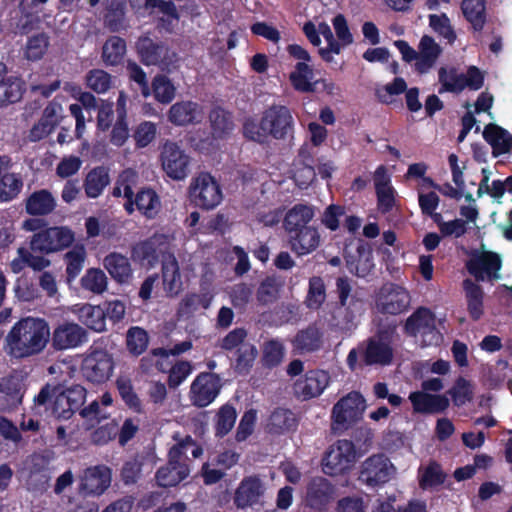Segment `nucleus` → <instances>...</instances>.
Here are the masks:
<instances>
[{
	"label": "nucleus",
	"instance_id": "nucleus-1",
	"mask_svg": "<svg viewBox=\"0 0 512 512\" xmlns=\"http://www.w3.org/2000/svg\"><path fill=\"white\" fill-rule=\"evenodd\" d=\"M50 336L46 320L36 317L22 318L7 333L5 350L12 358H29L44 351Z\"/></svg>",
	"mask_w": 512,
	"mask_h": 512
},
{
	"label": "nucleus",
	"instance_id": "nucleus-2",
	"mask_svg": "<svg viewBox=\"0 0 512 512\" xmlns=\"http://www.w3.org/2000/svg\"><path fill=\"white\" fill-rule=\"evenodd\" d=\"M294 132V119L290 109L285 105L273 104L265 109L260 121L247 118L242 126L245 139L258 144H266L269 138L285 140Z\"/></svg>",
	"mask_w": 512,
	"mask_h": 512
},
{
	"label": "nucleus",
	"instance_id": "nucleus-3",
	"mask_svg": "<svg viewBox=\"0 0 512 512\" xmlns=\"http://www.w3.org/2000/svg\"><path fill=\"white\" fill-rule=\"evenodd\" d=\"M188 450L194 459L203 454V448L190 435L178 440L168 452V462L162 466V487H174L190 474Z\"/></svg>",
	"mask_w": 512,
	"mask_h": 512
},
{
	"label": "nucleus",
	"instance_id": "nucleus-4",
	"mask_svg": "<svg viewBox=\"0 0 512 512\" xmlns=\"http://www.w3.org/2000/svg\"><path fill=\"white\" fill-rule=\"evenodd\" d=\"M188 195L191 204L206 211L217 207L223 199L220 184L209 172H200L192 178Z\"/></svg>",
	"mask_w": 512,
	"mask_h": 512
},
{
	"label": "nucleus",
	"instance_id": "nucleus-5",
	"mask_svg": "<svg viewBox=\"0 0 512 512\" xmlns=\"http://www.w3.org/2000/svg\"><path fill=\"white\" fill-rule=\"evenodd\" d=\"M357 453L351 440L339 439L325 453L322 459V471L329 476L343 475L356 462Z\"/></svg>",
	"mask_w": 512,
	"mask_h": 512
},
{
	"label": "nucleus",
	"instance_id": "nucleus-6",
	"mask_svg": "<svg viewBox=\"0 0 512 512\" xmlns=\"http://www.w3.org/2000/svg\"><path fill=\"white\" fill-rule=\"evenodd\" d=\"M375 303L379 313L397 316L409 310L411 295L403 286L388 282L380 288Z\"/></svg>",
	"mask_w": 512,
	"mask_h": 512
},
{
	"label": "nucleus",
	"instance_id": "nucleus-7",
	"mask_svg": "<svg viewBox=\"0 0 512 512\" xmlns=\"http://www.w3.org/2000/svg\"><path fill=\"white\" fill-rule=\"evenodd\" d=\"M75 239L74 232L67 226H55L35 233L30 240L33 252L49 254L69 247Z\"/></svg>",
	"mask_w": 512,
	"mask_h": 512
},
{
	"label": "nucleus",
	"instance_id": "nucleus-8",
	"mask_svg": "<svg viewBox=\"0 0 512 512\" xmlns=\"http://www.w3.org/2000/svg\"><path fill=\"white\" fill-rule=\"evenodd\" d=\"M365 399L360 392L352 391L338 400L332 409L334 429H347L362 418Z\"/></svg>",
	"mask_w": 512,
	"mask_h": 512
},
{
	"label": "nucleus",
	"instance_id": "nucleus-9",
	"mask_svg": "<svg viewBox=\"0 0 512 512\" xmlns=\"http://www.w3.org/2000/svg\"><path fill=\"white\" fill-rule=\"evenodd\" d=\"M465 266L468 273L477 281L486 279L493 281L500 278L499 271L502 267V260L496 252L474 250Z\"/></svg>",
	"mask_w": 512,
	"mask_h": 512
},
{
	"label": "nucleus",
	"instance_id": "nucleus-10",
	"mask_svg": "<svg viewBox=\"0 0 512 512\" xmlns=\"http://www.w3.org/2000/svg\"><path fill=\"white\" fill-rule=\"evenodd\" d=\"M265 492V482L259 475L245 476L235 489L233 503L242 510L262 506Z\"/></svg>",
	"mask_w": 512,
	"mask_h": 512
},
{
	"label": "nucleus",
	"instance_id": "nucleus-11",
	"mask_svg": "<svg viewBox=\"0 0 512 512\" xmlns=\"http://www.w3.org/2000/svg\"><path fill=\"white\" fill-rule=\"evenodd\" d=\"M222 384L219 375L212 372H201L190 386V400L198 408L210 405L220 393Z\"/></svg>",
	"mask_w": 512,
	"mask_h": 512
},
{
	"label": "nucleus",
	"instance_id": "nucleus-12",
	"mask_svg": "<svg viewBox=\"0 0 512 512\" xmlns=\"http://www.w3.org/2000/svg\"><path fill=\"white\" fill-rule=\"evenodd\" d=\"M330 382L328 372L321 369H312L293 384L294 395L297 399L307 401L319 397Z\"/></svg>",
	"mask_w": 512,
	"mask_h": 512
},
{
	"label": "nucleus",
	"instance_id": "nucleus-13",
	"mask_svg": "<svg viewBox=\"0 0 512 512\" xmlns=\"http://www.w3.org/2000/svg\"><path fill=\"white\" fill-rule=\"evenodd\" d=\"M392 467L385 455H372L362 463L359 480L370 487L382 486L389 481Z\"/></svg>",
	"mask_w": 512,
	"mask_h": 512
},
{
	"label": "nucleus",
	"instance_id": "nucleus-14",
	"mask_svg": "<svg viewBox=\"0 0 512 512\" xmlns=\"http://www.w3.org/2000/svg\"><path fill=\"white\" fill-rule=\"evenodd\" d=\"M346 268L348 271L357 277L364 278L368 276L374 269V259L371 246L359 239L356 244L355 251H352L348 246L344 249L343 253Z\"/></svg>",
	"mask_w": 512,
	"mask_h": 512
},
{
	"label": "nucleus",
	"instance_id": "nucleus-15",
	"mask_svg": "<svg viewBox=\"0 0 512 512\" xmlns=\"http://www.w3.org/2000/svg\"><path fill=\"white\" fill-rule=\"evenodd\" d=\"M81 370L88 381L103 383L112 374V357L104 350H94L84 358Z\"/></svg>",
	"mask_w": 512,
	"mask_h": 512
},
{
	"label": "nucleus",
	"instance_id": "nucleus-16",
	"mask_svg": "<svg viewBox=\"0 0 512 512\" xmlns=\"http://www.w3.org/2000/svg\"><path fill=\"white\" fill-rule=\"evenodd\" d=\"M190 158L177 144L166 142L162 146V170L173 180H183L189 172Z\"/></svg>",
	"mask_w": 512,
	"mask_h": 512
},
{
	"label": "nucleus",
	"instance_id": "nucleus-17",
	"mask_svg": "<svg viewBox=\"0 0 512 512\" xmlns=\"http://www.w3.org/2000/svg\"><path fill=\"white\" fill-rule=\"evenodd\" d=\"M335 488L332 483L324 477H313L306 486V506L318 512L327 510L333 500Z\"/></svg>",
	"mask_w": 512,
	"mask_h": 512
},
{
	"label": "nucleus",
	"instance_id": "nucleus-18",
	"mask_svg": "<svg viewBox=\"0 0 512 512\" xmlns=\"http://www.w3.org/2000/svg\"><path fill=\"white\" fill-rule=\"evenodd\" d=\"M87 339V332L73 322L59 324L52 333V345L56 350H66L80 346Z\"/></svg>",
	"mask_w": 512,
	"mask_h": 512
},
{
	"label": "nucleus",
	"instance_id": "nucleus-19",
	"mask_svg": "<svg viewBox=\"0 0 512 512\" xmlns=\"http://www.w3.org/2000/svg\"><path fill=\"white\" fill-rule=\"evenodd\" d=\"M415 413L439 414L446 411L450 401L446 395L430 394L424 391H414L409 395Z\"/></svg>",
	"mask_w": 512,
	"mask_h": 512
},
{
	"label": "nucleus",
	"instance_id": "nucleus-20",
	"mask_svg": "<svg viewBox=\"0 0 512 512\" xmlns=\"http://www.w3.org/2000/svg\"><path fill=\"white\" fill-rule=\"evenodd\" d=\"M287 240L292 252L298 256H304L319 247L321 236L316 226H310L288 235Z\"/></svg>",
	"mask_w": 512,
	"mask_h": 512
},
{
	"label": "nucleus",
	"instance_id": "nucleus-21",
	"mask_svg": "<svg viewBox=\"0 0 512 512\" xmlns=\"http://www.w3.org/2000/svg\"><path fill=\"white\" fill-rule=\"evenodd\" d=\"M404 332L409 336H417L419 333L438 334L435 326V315L429 308L418 307L405 321Z\"/></svg>",
	"mask_w": 512,
	"mask_h": 512
},
{
	"label": "nucleus",
	"instance_id": "nucleus-22",
	"mask_svg": "<svg viewBox=\"0 0 512 512\" xmlns=\"http://www.w3.org/2000/svg\"><path fill=\"white\" fill-rule=\"evenodd\" d=\"M111 473L106 466L87 468L81 478L80 490L88 495H100L110 485Z\"/></svg>",
	"mask_w": 512,
	"mask_h": 512
},
{
	"label": "nucleus",
	"instance_id": "nucleus-23",
	"mask_svg": "<svg viewBox=\"0 0 512 512\" xmlns=\"http://www.w3.org/2000/svg\"><path fill=\"white\" fill-rule=\"evenodd\" d=\"M315 216L314 208L306 204H295L290 208L284 217L283 228L286 235L293 234L304 227L312 226L310 222Z\"/></svg>",
	"mask_w": 512,
	"mask_h": 512
},
{
	"label": "nucleus",
	"instance_id": "nucleus-24",
	"mask_svg": "<svg viewBox=\"0 0 512 512\" xmlns=\"http://www.w3.org/2000/svg\"><path fill=\"white\" fill-rule=\"evenodd\" d=\"M162 286L168 296H176L182 290V281L177 259L162 251Z\"/></svg>",
	"mask_w": 512,
	"mask_h": 512
},
{
	"label": "nucleus",
	"instance_id": "nucleus-25",
	"mask_svg": "<svg viewBox=\"0 0 512 512\" xmlns=\"http://www.w3.org/2000/svg\"><path fill=\"white\" fill-rule=\"evenodd\" d=\"M418 61L415 62V70L420 74L427 73L437 62L442 53V48L433 37L424 35L418 45Z\"/></svg>",
	"mask_w": 512,
	"mask_h": 512
},
{
	"label": "nucleus",
	"instance_id": "nucleus-26",
	"mask_svg": "<svg viewBox=\"0 0 512 512\" xmlns=\"http://www.w3.org/2000/svg\"><path fill=\"white\" fill-rule=\"evenodd\" d=\"M62 107L60 104L51 102L43 111L38 123L30 130L29 138L32 141H39L49 135L58 125L61 117Z\"/></svg>",
	"mask_w": 512,
	"mask_h": 512
},
{
	"label": "nucleus",
	"instance_id": "nucleus-27",
	"mask_svg": "<svg viewBox=\"0 0 512 512\" xmlns=\"http://www.w3.org/2000/svg\"><path fill=\"white\" fill-rule=\"evenodd\" d=\"M483 138L492 147L494 157L509 153L512 149V135L495 123L484 127Z\"/></svg>",
	"mask_w": 512,
	"mask_h": 512
},
{
	"label": "nucleus",
	"instance_id": "nucleus-28",
	"mask_svg": "<svg viewBox=\"0 0 512 512\" xmlns=\"http://www.w3.org/2000/svg\"><path fill=\"white\" fill-rule=\"evenodd\" d=\"M322 342V331L315 324H310L305 329L297 332L292 344L294 350L299 354H304L318 351L322 346Z\"/></svg>",
	"mask_w": 512,
	"mask_h": 512
},
{
	"label": "nucleus",
	"instance_id": "nucleus-29",
	"mask_svg": "<svg viewBox=\"0 0 512 512\" xmlns=\"http://www.w3.org/2000/svg\"><path fill=\"white\" fill-rule=\"evenodd\" d=\"M56 200L46 189L33 192L25 203L26 212L32 216H44L54 211Z\"/></svg>",
	"mask_w": 512,
	"mask_h": 512
},
{
	"label": "nucleus",
	"instance_id": "nucleus-30",
	"mask_svg": "<svg viewBox=\"0 0 512 512\" xmlns=\"http://www.w3.org/2000/svg\"><path fill=\"white\" fill-rule=\"evenodd\" d=\"M461 10L474 32H481L487 21L486 0H462Z\"/></svg>",
	"mask_w": 512,
	"mask_h": 512
},
{
	"label": "nucleus",
	"instance_id": "nucleus-31",
	"mask_svg": "<svg viewBox=\"0 0 512 512\" xmlns=\"http://www.w3.org/2000/svg\"><path fill=\"white\" fill-rule=\"evenodd\" d=\"M463 289L467 301V311L472 320H479L484 313V292L482 287L471 279L463 281Z\"/></svg>",
	"mask_w": 512,
	"mask_h": 512
},
{
	"label": "nucleus",
	"instance_id": "nucleus-32",
	"mask_svg": "<svg viewBox=\"0 0 512 512\" xmlns=\"http://www.w3.org/2000/svg\"><path fill=\"white\" fill-rule=\"evenodd\" d=\"M6 66L0 63V107L19 101L22 97V83L16 77H5Z\"/></svg>",
	"mask_w": 512,
	"mask_h": 512
},
{
	"label": "nucleus",
	"instance_id": "nucleus-33",
	"mask_svg": "<svg viewBox=\"0 0 512 512\" xmlns=\"http://www.w3.org/2000/svg\"><path fill=\"white\" fill-rule=\"evenodd\" d=\"M313 68L309 63L297 62L294 71L289 75L292 87L301 93H313L316 91V83L312 82Z\"/></svg>",
	"mask_w": 512,
	"mask_h": 512
},
{
	"label": "nucleus",
	"instance_id": "nucleus-34",
	"mask_svg": "<svg viewBox=\"0 0 512 512\" xmlns=\"http://www.w3.org/2000/svg\"><path fill=\"white\" fill-rule=\"evenodd\" d=\"M110 176L105 167H95L90 170L83 183L85 194L88 198H98L109 185Z\"/></svg>",
	"mask_w": 512,
	"mask_h": 512
},
{
	"label": "nucleus",
	"instance_id": "nucleus-35",
	"mask_svg": "<svg viewBox=\"0 0 512 512\" xmlns=\"http://www.w3.org/2000/svg\"><path fill=\"white\" fill-rule=\"evenodd\" d=\"M209 121L214 139L226 138L234 128L232 114L221 107L211 109Z\"/></svg>",
	"mask_w": 512,
	"mask_h": 512
},
{
	"label": "nucleus",
	"instance_id": "nucleus-36",
	"mask_svg": "<svg viewBox=\"0 0 512 512\" xmlns=\"http://www.w3.org/2000/svg\"><path fill=\"white\" fill-rule=\"evenodd\" d=\"M393 359L392 347L381 340L369 339L364 352V362L366 365H388Z\"/></svg>",
	"mask_w": 512,
	"mask_h": 512
},
{
	"label": "nucleus",
	"instance_id": "nucleus-37",
	"mask_svg": "<svg viewBox=\"0 0 512 512\" xmlns=\"http://www.w3.org/2000/svg\"><path fill=\"white\" fill-rule=\"evenodd\" d=\"M103 266L116 281H127L132 274L128 258L120 253H110L103 260Z\"/></svg>",
	"mask_w": 512,
	"mask_h": 512
},
{
	"label": "nucleus",
	"instance_id": "nucleus-38",
	"mask_svg": "<svg viewBox=\"0 0 512 512\" xmlns=\"http://www.w3.org/2000/svg\"><path fill=\"white\" fill-rule=\"evenodd\" d=\"M79 320L89 329L96 332H102L106 327V315L99 306L85 304L75 310Z\"/></svg>",
	"mask_w": 512,
	"mask_h": 512
},
{
	"label": "nucleus",
	"instance_id": "nucleus-39",
	"mask_svg": "<svg viewBox=\"0 0 512 512\" xmlns=\"http://www.w3.org/2000/svg\"><path fill=\"white\" fill-rule=\"evenodd\" d=\"M198 104L192 101H181L173 104L168 112V119L177 126L194 123Z\"/></svg>",
	"mask_w": 512,
	"mask_h": 512
},
{
	"label": "nucleus",
	"instance_id": "nucleus-40",
	"mask_svg": "<svg viewBox=\"0 0 512 512\" xmlns=\"http://www.w3.org/2000/svg\"><path fill=\"white\" fill-rule=\"evenodd\" d=\"M438 80L441 84L440 94L444 92L459 94L464 91V73H458L456 67L449 69L441 67L438 71Z\"/></svg>",
	"mask_w": 512,
	"mask_h": 512
},
{
	"label": "nucleus",
	"instance_id": "nucleus-41",
	"mask_svg": "<svg viewBox=\"0 0 512 512\" xmlns=\"http://www.w3.org/2000/svg\"><path fill=\"white\" fill-rule=\"evenodd\" d=\"M212 299L213 295L209 292L201 294L189 293L179 303L177 316L179 318L188 317L192 315L199 307L208 309Z\"/></svg>",
	"mask_w": 512,
	"mask_h": 512
},
{
	"label": "nucleus",
	"instance_id": "nucleus-42",
	"mask_svg": "<svg viewBox=\"0 0 512 512\" xmlns=\"http://www.w3.org/2000/svg\"><path fill=\"white\" fill-rule=\"evenodd\" d=\"M126 53V42L118 36L109 37L102 47V60L106 65H118Z\"/></svg>",
	"mask_w": 512,
	"mask_h": 512
},
{
	"label": "nucleus",
	"instance_id": "nucleus-43",
	"mask_svg": "<svg viewBox=\"0 0 512 512\" xmlns=\"http://www.w3.org/2000/svg\"><path fill=\"white\" fill-rule=\"evenodd\" d=\"M237 418V412L233 405H222L216 414L215 435L217 437L226 436L234 427Z\"/></svg>",
	"mask_w": 512,
	"mask_h": 512
},
{
	"label": "nucleus",
	"instance_id": "nucleus-44",
	"mask_svg": "<svg viewBox=\"0 0 512 512\" xmlns=\"http://www.w3.org/2000/svg\"><path fill=\"white\" fill-rule=\"evenodd\" d=\"M429 27L440 37L453 44L457 35L446 13L430 14L428 16Z\"/></svg>",
	"mask_w": 512,
	"mask_h": 512
},
{
	"label": "nucleus",
	"instance_id": "nucleus-45",
	"mask_svg": "<svg viewBox=\"0 0 512 512\" xmlns=\"http://www.w3.org/2000/svg\"><path fill=\"white\" fill-rule=\"evenodd\" d=\"M108 12L105 15V25L112 32H120L128 27L122 0L107 4Z\"/></svg>",
	"mask_w": 512,
	"mask_h": 512
},
{
	"label": "nucleus",
	"instance_id": "nucleus-46",
	"mask_svg": "<svg viewBox=\"0 0 512 512\" xmlns=\"http://www.w3.org/2000/svg\"><path fill=\"white\" fill-rule=\"evenodd\" d=\"M455 406L461 407L473 399V385L466 378L459 376L447 391Z\"/></svg>",
	"mask_w": 512,
	"mask_h": 512
},
{
	"label": "nucleus",
	"instance_id": "nucleus-47",
	"mask_svg": "<svg viewBox=\"0 0 512 512\" xmlns=\"http://www.w3.org/2000/svg\"><path fill=\"white\" fill-rule=\"evenodd\" d=\"M23 187L18 174L4 173L0 178V202H8L17 197Z\"/></svg>",
	"mask_w": 512,
	"mask_h": 512
},
{
	"label": "nucleus",
	"instance_id": "nucleus-48",
	"mask_svg": "<svg viewBox=\"0 0 512 512\" xmlns=\"http://www.w3.org/2000/svg\"><path fill=\"white\" fill-rule=\"evenodd\" d=\"M285 355V348L282 342L271 339L264 343L262 351V364L267 368H274L280 365Z\"/></svg>",
	"mask_w": 512,
	"mask_h": 512
},
{
	"label": "nucleus",
	"instance_id": "nucleus-49",
	"mask_svg": "<svg viewBox=\"0 0 512 512\" xmlns=\"http://www.w3.org/2000/svg\"><path fill=\"white\" fill-rule=\"evenodd\" d=\"M446 480V473L443 471L442 466L436 462L431 461L419 479V486L426 490L442 485Z\"/></svg>",
	"mask_w": 512,
	"mask_h": 512
},
{
	"label": "nucleus",
	"instance_id": "nucleus-50",
	"mask_svg": "<svg viewBox=\"0 0 512 512\" xmlns=\"http://www.w3.org/2000/svg\"><path fill=\"white\" fill-rule=\"evenodd\" d=\"M135 204L147 218H154L158 214L159 198L152 189H143L137 195Z\"/></svg>",
	"mask_w": 512,
	"mask_h": 512
},
{
	"label": "nucleus",
	"instance_id": "nucleus-51",
	"mask_svg": "<svg viewBox=\"0 0 512 512\" xmlns=\"http://www.w3.org/2000/svg\"><path fill=\"white\" fill-rule=\"evenodd\" d=\"M258 355L254 344L246 342L235 351V369L239 373H247L253 366Z\"/></svg>",
	"mask_w": 512,
	"mask_h": 512
},
{
	"label": "nucleus",
	"instance_id": "nucleus-52",
	"mask_svg": "<svg viewBox=\"0 0 512 512\" xmlns=\"http://www.w3.org/2000/svg\"><path fill=\"white\" fill-rule=\"evenodd\" d=\"M270 424L276 433L290 431L297 427L294 413L285 408H277L270 416Z\"/></svg>",
	"mask_w": 512,
	"mask_h": 512
},
{
	"label": "nucleus",
	"instance_id": "nucleus-53",
	"mask_svg": "<svg viewBox=\"0 0 512 512\" xmlns=\"http://www.w3.org/2000/svg\"><path fill=\"white\" fill-rule=\"evenodd\" d=\"M149 338L147 332L140 327H132L126 334V346L128 351L138 356L148 347Z\"/></svg>",
	"mask_w": 512,
	"mask_h": 512
},
{
	"label": "nucleus",
	"instance_id": "nucleus-54",
	"mask_svg": "<svg viewBox=\"0 0 512 512\" xmlns=\"http://www.w3.org/2000/svg\"><path fill=\"white\" fill-rule=\"evenodd\" d=\"M116 386L125 404L135 412H140L141 401L134 391L131 379L127 376H119L116 380Z\"/></svg>",
	"mask_w": 512,
	"mask_h": 512
},
{
	"label": "nucleus",
	"instance_id": "nucleus-55",
	"mask_svg": "<svg viewBox=\"0 0 512 512\" xmlns=\"http://www.w3.org/2000/svg\"><path fill=\"white\" fill-rule=\"evenodd\" d=\"M49 46V37L45 33H38L31 36L25 46V57L28 60L36 61L41 59Z\"/></svg>",
	"mask_w": 512,
	"mask_h": 512
},
{
	"label": "nucleus",
	"instance_id": "nucleus-56",
	"mask_svg": "<svg viewBox=\"0 0 512 512\" xmlns=\"http://www.w3.org/2000/svg\"><path fill=\"white\" fill-rule=\"evenodd\" d=\"M82 287L95 294H102L107 289V276L101 269L91 268L81 279Z\"/></svg>",
	"mask_w": 512,
	"mask_h": 512
},
{
	"label": "nucleus",
	"instance_id": "nucleus-57",
	"mask_svg": "<svg viewBox=\"0 0 512 512\" xmlns=\"http://www.w3.org/2000/svg\"><path fill=\"white\" fill-rule=\"evenodd\" d=\"M86 85L94 92H107L113 84L112 76L102 69H93L86 74Z\"/></svg>",
	"mask_w": 512,
	"mask_h": 512
},
{
	"label": "nucleus",
	"instance_id": "nucleus-58",
	"mask_svg": "<svg viewBox=\"0 0 512 512\" xmlns=\"http://www.w3.org/2000/svg\"><path fill=\"white\" fill-rule=\"evenodd\" d=\"M0 392L7 397L9 406L14 407L21 403V382L16 376H7L0 380Z\"/></svg>",
	"mask_w": 512,
	"mask_h": 512
},
{
	"label": "nucleus",
	"instance_id": "nucleus-59",
	"mask_svg": "<svg viewBox=\"0 0 512 512\" xmlns=\"http://www.w3.org/2000/svg\"><path fill=\"white\" fill-rule=\"evenodd\" d=\"M326 299V289L321 277L314 276L309 280V289L307 294V306L310 309L317 310Z\"/></svg>",
	"mask_w": 512,
	"mask_h": 512
},
{
	"label": "nucleus",
	"instance_id": "nucleus-60",
	"mask_svg": "<svg viewBox=\"0 0 512 512\" xmlns=\"http://www.w3.org/2000/svg\"><path fill=\"white\" fill-rule=\"evenodd\" d=\"M86 258V250L83 245H75L65 254L67 263L66 272L69 277L75 278L83 268Z\"/></svg>",
	"mask_w": 512,
	"mask_h": 512
},
{
	"label": "nucleus",
	"instance_id": "nucleus-61",
	"mask_svg": "<svg viewBox=\"0 0 512 512\" xmlns=\"http://www.w3.org/2000/svg\"><path fill=\"white\" fill-rule=\"evenodd\" d=\"M193 367L189 361L176 362L168 373L167 385L176 389L191 374Z\"/></svg>",
	"mask_w": 512,
	"mask_h": 512
},
{
	"label": "nucleus",
	"instance_id": "nucleus-62",
	"mask_svg": "<svg viewBox=\"0 0 512 512\" xmlns=\"http://www.w3.org/2000/svg\"><path fill=\"white\" fill-rule=\"evenodd\" d=\"M137 48L146 65H156L159 62L158 46L149 37H141L137 42Z\"/></svg>",
	"mask_w": 512,
	"mask_h": 512
},
{
	"label": "nucleus",
	"instance_id": "nucleus-63",
	"mask_svg": "<svg viewBox=\"0 0 512 512\" xmlns=\"http://www.w3.org/2000/svg\"><path fill=\"white\" fill-rule=\"evenodd\" d=\"M278 284L274 277H266L259 285L256 293L257 300L262 305H267L276 300Z\"/></svg>",
	"mask_w": 512,
	"mask_h": 512
},
{
	"label": "nucleus",
	"instance_id": "nucleus-64",
	"mask_svg": "<svg viewBox=\"0 0 512 512\" xmlns=\"http://www.w3.org/2000/svg\"><path fill=\"white\" fill-rule=\"evenodd\" d=\"M252 295L253 289L246 283L234 285L229 293L231 303L236 309H244L250 302Z\"/></svg>",
	"mask_w": 512,
	"mask_h": 512
}]
</instances>
